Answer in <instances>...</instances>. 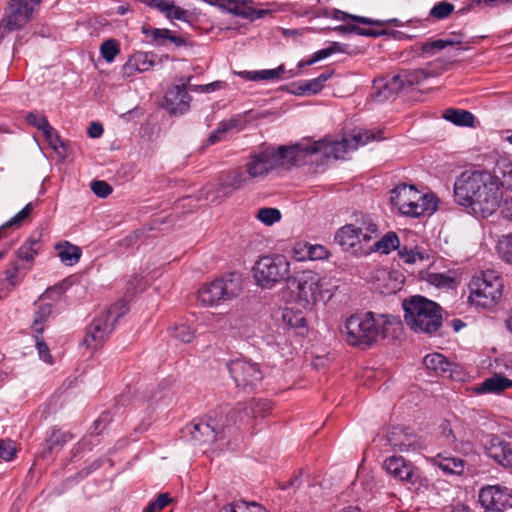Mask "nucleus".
I'll return each instance as SVG.
<instances>
[{"label": "nucleus", "mask_w": 512, "mask_h": 512, "mask_svg": "<svg viewBox=\"0 0 512 512\" xmlns=\"http://www.w3.org/2000/svg\"><path fill=\"white\" fill-rule=\"evenodd\" d=\"M458 204L468 207L480 217L492 215L502 199L501 184L496 176L485 171L463 172L454 184Z\"/></svg>", "instance_id": "obj_1"}, {"label": "nucleus", "mask_w": 512, "mask_h": 512, "mask_svg": "<svg viewBox=\"0 0 512 512\" xmlns=\"http://www.w3.org/2000/svg\"><path fill=\"white\" fill-rule=\"evenodd\" d=\"M400 330L401 321L397 317L367 312L350 316L340 331L349 345L371 347L379 337L396 338Z\"/></svg>", "instance_id": "obj_2"}, {"label": "nucleus", "mask_w": 512, "mask_h": 512, "mask_svg": "<svg viewBox=\"0 0 512 512\" xmlns=\"http://www.w3.org/2000/svg\"><path fill=\"white\" fill-rule=\"evenodd\" d=\"M404 320L416 333L432 335L442 326V309L434 301L421 295L403 300Z\"/></svg>", "instance_id": "obj_3"}, {"label": "nucleus", "mask_w": 512, "mask_h": 512, "mask_svg": "<svg viewBox=\"0 0 512 512\" xmlns=\"http://www.w3.org/2000/svg\"><path fill=\"white\" fill-rule=\"evenodd\" d=\"M296 154L295 147H262L250 154L245 168L253 180H262L276 168L292 164Z\"/></svg>", "instance_id": "obj_4"}, {"label": "nucleus", "mask_w": 512, "mask_h": 512, "mask_svg": "<svg viewBox=\"0 0 512 512\" xmlns=\"http://www.w3.org/2000/svg\"><path fill=\"white\" fill-rule=\"evenodd\" d=\"M381 132L376 133L369 130H354L349 136H344L340 140L324 138L314 142L308 147L310 153H321L326 159H343L345 155L356 150L359 146L366 145L372 140H380Z\"/></svg>", "instance_id": "obj_5"}, {"label": "nucleus", "mask_w": 512, "mask_h": 512, "mask_svg": "<svg viewBox=\"0 0 512 512\" xmlns=\"http://www.w3.org/2000/svg\"><path fill=\"white\" fill-rule=\"evenodd\" d=\"M390 201L401 214L410 217L431 214L437 209L434 195L423 194L413 185L396 186L391 192Z\"/></svg>", "instance_id": "obj_6"}, {"label": "nucleus", "mask_w": 512, "mask_h": 512, "mask_svg": "<svg viewBox=\"0 0 512 512\" xmlns=\"http://www.w3.org/2000/svg\"><path fill=\"white\" fill-rule=\"evenodd\" d=\"M286 284L294 302L303 309L312 310L323 298L321 277L312 270L295 272L287 278Z\"/></svg>", "instance_id": "obj_7"}, {"label": "nucleus", "mask_w": 512, "mask_h": 512, "mask_svg": "<svg viewBox=\"0 0 512 512\" xmlns=\"http://www.w3.org/2000/svg\"><path fill=\"white\" fill-rule=\"evenodd\" d=\"M241 291L240 276L231 273L203 285L198 291L197 298L203 306L213 307L232 301Z\"/></svg>", "instance_id": "obj_8"}, {"label": "nucleus", "mask_w": 512, "mask_h": 512, "mask_svg": "<svg viewBox=\"0 0 512 512\" xmlns=\"http://www.w3.org/2000/svg\"><path fill=\"white\" fill-rule=\"evenodd\" d=\"M469 301L471 304L489 308L502 296L503 282L495 271L487 270L475 275L470 284Z\"/></svg>", "instance_id": "obj_9"}, {"label": "nucleus", "mask_w": 512, "mask_h": 512, "mask_svg": "<svg viewBox=\"0 0 512 512\" xmlns=\"http://www.w3.org/2000/svg\"><path fill=\"white\" fill-rule=\"evenodd\" d=\"M289 272L290 261L281 254L263 256L253 267L255 282L264 289H271L282 280H287Z\"/></svg>", "instance_id": "obj_10"}, {"label": "nucleus", "mask_w": 512, "mask_h": 512, "mask_svg": "<svg viewBox=\"0 0 512 512\" xmlns=\"http://www.w3.org/2000/svg\"><path fill=\"white\" fill-rule=\"evenodd\" d=\"M41 0H10L0 21V39L22 28L31 18Z\"/></svg>", "instance_id": "obj_11"}, {"label": "nucleus", "mask_w": 512, "mask_h": 512, "mask_svg": "<svg viewBox=\"0 0 512 512\" xmlns=\"http://www.w3.org/2000/svg\"><path fill=\"white\" fill-rule=\"evenodd\" d=\"M227 368L236 385L243 389H254L263 379L259 365L245 359L232 360Z\"/></svg>", "instance_id": "obj_12"}, {"label": "nucleus", "mask_w": 512, "mask_h": 512, "mask_svg": "<svg viewBox=\"0 0 512 512\" xmlns=\"http://www.w3.org/2000/svg\"><path fill=\"white\" fill-rule=\"evenodd\" d=\"M233 425L229 418L223 417L219 420L212 418L211 416L206 418H199L193 420V422L187 426V430L192 435L195 441L199 442H213L217 436L224 431L226 427Z\"/></svg>", "instance_id": "obj_13"}, {"label": "nucleus", "mask_w": 512, "mask_h": 512, "mask_svg": "<svg viewBox=\"0 0 512 512\" xmlns=\"http://www.w3.org/2000/svg\"><path fill=\"white\" fill-rule=\"evenodd\" d=\"M479 502L490 512L512 508V489L500 485L483 487L479 492Z\"/></svg>", "instance_id": "obj_14"}, {"label": "nucleus", "mask_w": 512, "mask_h": 512, "mask_svg": "<svg viewBox=\"0 0 512 512\" xmlns=\"http://www.w3.org/2000/svg\"><path fill=\"white\" fill-rule=\"evenodd\" d=\"M272 409L270 401L264 399H253L249 406L238 404L233 408L227 417L232 424L247 423L250 418L265 417Z\"/></svg>", "instance_id": "obj_15"}, {"label": "nucleus", "mask_w": 512, "mask_h": 512, "mask_svg": "<svg viewBox=\"0 0 512 512\" xmlns=\"http://www.w3.org/2000/svg\"><path fill=\"white\" fill-rule=\"evenodd\" d=\"M114 329V324L102 312L87 327L82 344L95 350L101 347L109 334Z\"/></svg>", "instance_id": "obj_16"}, {"label": "nucleus", "mask_w": 512, "mask_h": 512, "mask_svg": "<svg viewBox=\"0 0 512 512\" xmlns=\"http://www.w3.org/2000/svg\"><path fill=\"white\" fill-rule=\"evenodd\" d=\"M461 33L453 32L446 38L428 39L413 46V51L419 58L427 59L438 55L447 47L460 45L463 42Z\"/></svg>", "instance_id": "obj_17"}, {"label": "nucleus", "mask_w": 512, "mask_h": 512, "mask_svg": "<svg viewBox=\"0 0 512 512\" xmlns=\"http://www.w3.org/2000/svg\"><path fill=\"white\" fill-rule=\"evenodd\" d=\"M384 469L396 480L413 483L416 476V468L401 456H391L383 463Z\"/></svg>", "instance_id": "obj_18"}, {"label": "nucleus", "mask_w": 512, "mask_h": 512, "mask_svg": "<svg viewBox=\"0 0 512 512\" xmlns=\"http://www.w3.org/2000/svg\"><path fill=\"white\" fill-rule=\"evenodd\" d=\"M487 455L503 467H512V445L500 437L493 436L486 446Z\"/></svg>", "instance_id": "obj_19"}, {"label": "nucleus", "mask_w": 512, "mask_h": 512, "mask_svg": "<svg viewBox=\"0 0 512 512\" xmlns=\"http://www.w3.org/2000/svg\"><path fill=\"white\" fill-rule=\"evenodd\" d=\"M251 0H223V8L235 15L244 19H260L270 13L269 10L265 9H254L249 6Z\"/></svg>", "instance_id": "obj_20"}, {"label": "nucleus", "mask_w": 512, "mask_h": 512, "mask_svg": "<svg viewBox=\"0 0 512 512\" xmlns=\"http://www.w3.org/2000/svg\"><path fill=\"white\" fill-rule=\"evenodd\" d=\"M435 64L439 66V69H416L413 71H405L396 75L401 82V89L405 87H412L414 85L421 84L424 80L439 75L446 69L445 64L442 60L435 61Z\"/></svg>", "instance_id": "obj_21"}, {"label": "nucleus", "mask_w": 512, "mask_h": 512, "mask_svg": "<svg viewBox=\"0 0 512 512\" xmlns=\"http://www.w3.org/2000/svg\"><path fill=\"white\" fill-rule=\"evenodd\" d=\"M446 475L461 476L467 469V462L461 457L439 453L430 459Z\"/></svg>", "instance_id": "obj_22"}, {"label": "nucleus", "mask_w": 512, "mask_h": 512, "mask_svg": "<svg viewBox=\"0 0 512 512\" xmlns=\"http://www.w3.org/2000/svg\"><path fill=\"white\" fill-rule=\"evenodd\" d=\"M401 90V82L395 75L389 79H379L374 81L372 98L381 103L396 97Z\"/></svg>", "instance_id": "obj_23"}, {"label": "nucleus", "mask_w": 512, "mask_h": 512, "mask_svg": "<svg viewBox=\"0 0 512 512\" xmlns=\"http://www.w3.org/2000/svg\"><path fill=\"white\" fill-rule=\"evenodd\" d=\"M389 444L399 452L415 451L419 448L416 435L401 428H393L387 435Z\"/></svg>", "instance_id": "obj_24"}, {"label": "nucleus", "mask_w": 512, "mask_h": 512, "mask_svg": "<svg viewBox=\"0 0 512 512\" xmlns=\"http://www.w3.org/2000/svg\"><path fill=\"white\" fill-rule=\"evenodd\" d=\"M190 80L191 77H188L185 82H183L181 85L175 86L174 90H171L167 94L166 100L171 103V111L173 113L182 114L188 110L191 96L187 92V85Z\"/></svg>", "instance_id": "obj_25"}, {"label": "nucleus", "mask_w": 512, "mask_h": 512, "mask_svg": "<svg viewBox=\"0 0 512 512\" xmlns=\"http://www.w3.org/2000/svg\"><path fill=\"white\" fill-rule=\"evenodd\" d=\"M252 177L248 173V169L236 168L227 173L219 184V192L227 194L226 189L239 190L252 181Z\"/></svg>", "instance_id": "obj_26"}, {"label": "nucleus", "mask_w": 512, "mask_h": 512, "mask_svg": "<svg viewBox=\"0 0 512 512\" xmlns=\"http://www.w3.org/2000/svg\"><path fill=\"white\" fill-rule=\"evenodd\" d=\"M423 363L425 367L431 371H434L439 375L452 376L453 371H456L458 365L449 361L443 354L432 353L424 357Z\"/></svg>", "instance_id": "obj_27"}, {"label": "nucleus", "mask_w": 512, "mask_h": 512, "mask_svg": "<svg viewBox=\"0 0 512 512\" xmlns=\"http://www.w3.org/2000/svg\"><path fill=\"white\" fill-rule=\"evenodd\" d=\"M293 255L299 261H304L306 259L322 260L328 257L329 252L322 245L298 243L293 247Z\"/></svg>", "instance_id": "obj_28"}, {"label": "nucleus", "mask_w": 512, "mask_h": 512, "mask_svg": "<svg viewBox=\"0 0 512 512\" xmlns=\"http://www.w3.org/2000/svg\"><path fill=\"white\" fill-rule=\"evenodd\" d=\"M512 387V380L502 375V373H495L489 378H486L479 387L476 388L478 393H501L507 388Z\"/></svg>", "instance_id": "obj_29"}, {"label": "nucleus", "mask_w": 512, "mask_h": 512, "mask_svg": "<svg viewBox=\"0 0 512 512\" xmlns=\"http://www.w3.org/2000/svg\"><path fill=\"white\" fill-rule=\"evenodd\" d=\"M21 269H30V266L21 267L18 261L11 262L4 271V277L0 279V286H4L11 293L24 279Z\"/></svg>", "instance_id": "obj_30"}, {"label": "nucleus", "mask_w": 512, "mask_h": 512, "mask_svg": "<svg viewBox=\"0 0 512 512\" xmlns=\"http://www.w3.org/2000/svg\"><path fill=\"white\" fill-rule=\"evenodd\" d=\"M55 248L61 262L67 266H73L78 263L82 255V251L78 246L67 241L58 243Z\"/></svg>", "instance_id": "obj_31"}, {"label": "nucleus", "mask_w": 512, "mask_h": 512, "mask_svg": "<svg viewBox=\"0 0 512 512\" xmlns=\"http://www.w3.org/2000/svg\"><path fill=\"white\" fill-rule=\"evenodd\" d=\"M44 295L39 299L37 310L34 314V320L32 324V331L34 334H42L44 331V324L47 322L52 314L53 306L51 303H43Z\"/></svg>", "instance_id": "obj_32"}, {"label": "nucleus", "mask_w": 512, "mask_h": 512, "mask_svg": "<svg viewBox=\"0 0 512 512\" xmlns=\"http://www.w3.org/2000/svg\"><path fill=\"white\" fill-rule=\"evenodd\" d=\"M442 117L454 125L463 127H473L475 120L471 112L454 108L446 109Z\"/></svg>", "instance_id": "obj_33"}, {"label": "nucleus", "mask_w": 512, "mask_h": 512, "mask_svg": "<svg viewBox=\"0 0 512 512\" xmlns=\"http://www.w3.org/2000/svg\"><path fill=\"white\" fill-rule=\"evenodd\" d=\"M356 234V224H347L337 231L335 240L344 249H353L358 245V236Z\"/></svg>", "instance_id": "obj_34"}, {"label": "nucleus", "mask_w": 512, "mask_h": 512, "mask_svg": "<svg viewBox=\"0 0 512 512\" xmlns=\"http://www.w3.org/2000/svg\"><path fill=\"white\" fill-rule=\"evenodd\" d=\"M284 72V65H280L274 69H267L261 71H242L239 73V75L247 80L260 81L280 79Z\"/></svg>", "instance_id": "obj_35"}, {"label": "nucleus", "mask_w": 512, "mask_h": 512, "mask_svg": "<svg viewBox=\"0 0 512 512\" xmlns=\"http://www.w3.org/2000/svg\"><path fill=\"white\" fill-rule=\"evenodd\" d=\"M356 232L358 245L368 243L378 237L377 225L369 219L362 220L356 224Z\"/></svg>", "instance_id": "obj_36"}, {"label": "nucleus", "mask_w": 512, "mask_h": 512, "mask_svg": "<svg viewBox=\"0 0 512 512\" xmlns=\"http://www.w3.org/2000/svg\"><path fill=\"white\" fill-rule=\"evenodd\" d=\"M281 319L285 326L292 329L305 328L307 324L303 313L291 308H284L282 310Z\"/></svg>", "instance_id": "obj_37"}, {"label": "nucleus", "mask_w": 512, "mask_h": 512, "mask_svg": "<svg viewBox=\"0 0 512 512\" xmlns=\"http://www.w3.org/2000/svg\"><path fill=\"white\" fill-rule=\"evenodd\" d=\"M39 239H29L17 250L16 255L19 260L32 262L40 249Z\"/></svg>", "instance_id": "obj_38"}, {"label": "nucleus", "mask_w": 512, "mask_h": 512, "mask_svg": "<svg viewBox=\"0 0 512 512\" xmlns=\"http://www.w3.org/2000/svg\"><path fill=\"white\" fill-rule=\"evenodd\" d=\"M150 37L157 44H164L166 40L172 42L176 46H183L185 44V40L182 37L176 36L169 29H158L154 28L149 32Z\"/></svg>", "instance_id": "obj_39"}, {"label": "nucleus", "mask_w": 512, "mask_h": 512, "mask_svg": "<svg viewBox=\"0 0 512 512\" xmlns=\"http://www.w3.org/2000/svg\"><path fill=\"white\" fill-rule=\"evenodd\" d=\"M399 247V238L395 232H388L384 235L380 240L376 241L372 250L381 252L383 254H388L392 250Z\"/></svg>", "instance_id": "obj_40"}, {"label": "nucleus", "mask_w": 512, "mask_h": 512, "mask_svg": "<svg viewBox=\"0 0 512 512\" xmlns=\"http://www.w3.org/2000/svg\"><path fill=\"white\" fill-rule=\"evenodd\" d=\"M332 75L333 70H328L314 79L305 80L306 90H308L310 95L319 93L323 89L324 84L332 77Z\"/></svg>", "instance_id": "obj_41"}, {"label": "nucleus", "mask_w": 512, "mask_h": 512, "mask_svg": "<svg viewBox=\"0 0 512 512\" xmlns=\"http://www.w3.org/2000/svg\"><path fill=\"white\" fill-rule=\"evenodd\" d=\"M239 124V120L237 118H231L228 120L222 121L218 128L211 133V135L208 138V142L210 144H215L218 141H221L224 137V134L233 128H236Z\"/></svg>", "instance_id": "obj_42"}, {"label": "nucleus", "mask_w": 512, "mask_h": 512, "mask_svg": "<svg viewBox=\"0 0 512 512\" xmlns=\"http://www.w3.org/2000/svg\"><path fill=\"white\" fill-rule=\"evenodd\" d=\"M454 10L455 7L452 3L448 1H440L431 8L429 16L435 20H444L448 18Z\"/></svg>", "instance_id": "obj_43"}, {"label": "nucleus", "mask_w": 512, "mask_h": 512, "mask_svg": "<svg viewBox=\"0 0 512 512\" xmlns=\"http://www.w3.org/2000/svg\"><path fill=\"white\" fill-rule=\"evenodd\" d=\"M42 132L50 147L59 155H65V146L61 141L57 131L51 125H49Z\"/></svg>", "instance_id": "obj_44"}, {"label": "nucleus", "mask_w": 512, "mask_h": 512, "mask_svg": "<svg viewBox=\"0 0 512 512\" xmlns=\"http://www.w3.org/2000/svg\"><path fill=\"white\" fill-rule=\"evenodd\" d=\"M218 512H267V510L263 506L254 502H239L230 506H225Z\"/></svg>", "instance_id": "obj_45"}, {"label": "nucleus", "mask_w": 512, "mask_h": 512, "mask_svg": "<svg viewBox=\"0 0 512 512\" xmlns=\"http://www.w3.org/2000/svg\"><path fill=\"white\" fill-rule=\"evenodd\" d=\"M256 218L267 226H271L281 219V212L276 208H261L258 210Z\"/></svg>", "instance_id": "obj_46"}, {"label": "nucleus", "mask_w": 512, "mask_h": 512, "mask_svg": "<svg viewBox=\"0 0 512 512\" xmlns=\"http://www.w3.org/2000/svg\"><path fill=\"white\" fill-rule=\"evenodd\" d=\"M171 334L174 338L183 343H190L195 337L194 330L184 323L177 324L172 327Z\"/></svg>", "instance_id": "obj_47"}, {"label": "nucleus", "mask_w": 512, "mask_h": 512, "mask_svg": "<svg viewBox=\"0 0 512 512\" xmlns=\"http://www.w3.org/2000/svg\"><path fill=\"white\" fill-rule=\"evenodd\" d=\"M129 308L126 301L121 300L116 302L107 310L102 311V313L115 325L117 320L125 315L128 312Z\"/></svg>", "instance_id": "obj_48"}, {"label": "nucleus", "mask_w": 512, "mask_h": 512, "mask_svg": "<svg viewBox=\"0 0 512 512\" xmlns=\"http://www.w3.org/2000/svg\"><path fill=\"white\" fill-rule=\"evenodd\" d=\"M497 250L503 260L512 264V234L504 235L499 239Z\"/></svg>", "instance_id": "obj_49"}, {"label": "nucleus", "mask_w": 512, "mask_h": 512, "mask_svg": "<svg viewBox=\"0 0 512 512\" xmlns=\"http://www.w3.org/2000/svg\"><path fill=\"white\" fill-rule=\"evenodd\" d=\"M333 18L337 19V20H341V21H346L348 19H352L353 21H355L357 23H361V24H365V25H382L383 24L382 21L373 20L371 18L362 17V16L351 15V14H348V13L340 11V10L334 11Z\"/></svg>", "instance_id": "obj_50"}, {"label": "nucleus", "mask_w": 512, "mask_h": 512, "mask_svg": "<svg viewBox=\"0 0 512 512\" xmlns=\"http://www.w3.org/2000/svg\"><path fill=\"white\" fill-rule=\"evenodd\" d=\"M33 210V206L31 203H28L21 211H19L15 216H13L11 219H9L6 223H4L0 229L5 228H18L22 224L23 221H25L30 213Z\"/></svg>", "instance_id": "obj_51"}, {"label": "nucleus", "mask_w": 512, "mask_h": 512, "mask_svg": "<svg viewBox=\"0 0 512 512\" xmlns=\"http://www.w3.org/2000/svg\"><path fill=\"white\" fill-rule=\"evenodd\" d=\"M119 46L116 40L108 39L104 41L100 47V53L107 62H112L116 55L119 54Z\"/></svg>", "instance_id": "obj_52"}, {"label": "nucleus", "mask_w": 512, "mask_h": 512, "mask_svg": "<svg viewBox=\"0 0 512 512\" xmlns=\"http://www.w3.org/2000/svg\"><path fill=\"white\" fill-rule=\"evenodd\" d=\"M152 55L145 52H138L132 56L133 63L135 64L138 72L148 71L153 66Z\"/></svg>", "instance_id": "obj_53"}, {"label": "nucleus", "mask_w": 512, "mask_h": 512, "mask_svg": "<svg viewBox=\"0 0 512 512\" xmlns=\"http://www.w3.org/2000/svg\"><path fill=\"white\" fill-rule=\"evenodd\" d=\"M171 502V498L166 493H161L157 498L152 501L147 507L144 508L143 512H160Z\"/></svg>", "instance_id": "obj_54"}, {"label": "nucleus", "mask_w": 512, "mask_h": 512, "mask_svg": "<svg viewBox=\"0 0 512 512\" xmlns=\"http://www.w3.org/2000/svg\"><path fill=\"white\" fill-rule=\"evenodd\" d=\"M17 449L15 443L11 440L0 441V458L5 461H11L16 455Z\"/></svg>", "instance_id": "obj_55"}, {"label": "nucleus", "mask_w": 512, "mask_h": 512, "mask_svg": "<svg viewBox=\"0 0 512 512\" xmlns=\"http://www.w3.org/2000/svg\"><path fill=\"white\" fill-rule=\"evenodd\" d=\"M164 14L168 19L181 20V21L187 20V11L182 9L179 6L174 5V3H168V5L164 11Z\"/></svg>", "instance_id": "obj_56"}, {"label": "nucleus", "mask_w": 512, "mask_h": 512, "mask_svg": "<svg viewBox=\"0 0 512 512\" xmlns=\"http://www.w3.org/2000/svg\"><path fill=\"white\" fill-rule=\"evenodd\" d=\"M42 334H34V338L36 341V347L39 353L40 358L46 363L52 364V356L49 351L48 345L44 342L41 337Z\"/></svg>", "instance_id": "obj_57"}, {"label": "nucleus", "mask_w": 512, "mask_h": 512, "mask_svg": "<svg viewBox=\"0 0 512 512\" xmlns=\"http://www.w3.org/2000/svg\"><path fill=\"white\" fill-rule=\"evenodd\" d=\"M26 120L30 125L41 131L45 130L50 125L47 118L38 112L29 113L26 116Z\"/></svg>", "instance_id": "obj_58"}, {"label": "nucleus", "mask_w": 512, "mask_h": 512, "mask_svg": "<svg viewBox=\"0 0 512 512\" xmlns=\"http://www.w3.org/2000/svg\"><path fill=\"white\" fill-rule=\"evenodd\" d=\"M91 190L95 195L105 198L112 193V187L105 181L96 180L91 183Z\"/></svg>", "instance_id": "obj_59"}, {"label": "nucleus", "mask_w": 512, "mask_h": 512, "mask_svg": "<svg viewBox=\"0 0 512 512\" xmlns=\"http://www.w3.org/2000/svg\"><path fill=\"white\" fill-rule=\"evenodd\" d=\"M502 182L501 187L512 189V162L504 163L501 167Z\"/></svg>", "instance_id": "obj_60"}, {"label": "nucleus", "mask_w": 512, "mask_h": 512, "mask_svg": "<svg viewBox=\"0 0 512 512\" xmlns=\"http://www.w3.org/2000/svg\"><path fill=\"white\" fill-rule=\"evenodd\" d=\"M512 3V0H473L472 3L467 7L459 10L457 13L468 11L474 6L484 4L485 6L496 7L502 4Z\"/></svg>", "instance_id": "obj_61"}, {"label": "nucleus", "mask_w": 512, "mask_h": 512, "mask_svg": "<svg viewBox=\"0 0 512 512\" xmlns=\"http://www.w3.org/2000/svg\"><path fill=\"white\" fill-rule=\"evenodd\" d=\"M399 255L406 263H409V264H413V263H416L418 260L424 259V256L422 255V253L416 252V251L400 250Z\"/></svg>", "instance_id": "obj_62"}, {"label": "nucleus", "mask_w": 512, "mask_h": 512, "mask_svg": "<svg viewBox=\"0 0 512 512\" xmlns=\"http://www.w3.org/2000/svg\"><path fill=\"white\" fill-rule=\"evenodd\" d=\"M67 435L59 431L54 432L48 440L49 449L52 450L55 446L66 442Z\"/></svg>", "instance_id": "obj_63"}, {"label": "nucleus", "mask_w": 512, "mask_h": 512, "mask_svg": "<svg viewBox=\"0 0 512 512\" xmlns=\"http://www.w3.org/2000/svg\"><path fill=\"white\" fill-rule=\"evenodd\" d=\"M348 33H354V34L363 35V36H377L378 35V33H376L372 29L360 28L359 26H357L355 24H348Z\"/></svg>", "instance_id": "obj_64"}]
</instances>
